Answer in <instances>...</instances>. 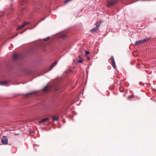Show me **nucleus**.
I'll list each match as a JSON object with an SVG mask.
<instances>
[{
  "label": "nucleus",
  "mask_w": 156,
  "mask_h": 156,
  "mask_svg": "<svg viewBox=\"0 0 156 156\" xmlns=\"http://www.w3.org/2000/svg\"><path fill=\"white\" fill-rule=\"evenodd\" d=\"M50 38V37H48L45 38H44L43 40L44 41H47Z\"/></svg>",
  "instance_id": "nucleus-16"
},
{
  "label": "nucleus",
  "mask_w": 156,
  "mask_h": 156,
  "mask_svg": "<svg viewBox=\"0 0 156 156\" xmlns=\"http://www.w3.org/2000/svg\"><path fill=\"white\" fill-rule=\"evenodd\" d=\"M79 57L80 58V60H77V62L78 63H81L82 62L83 59L80 56H79Z\"/></svg>",
  "instance_id": "nucleus-14"
},
{
  "label": "nucleus",
  "mask_w": 156,
  "mask_h": 156,
  "mask_svg": "<svg viewBox=\"0 0 156 156\" xmlns=\"http://www.w3.org/2000/svg\"><path fill=\"white\" fill-rule=\"evenodd\" d=\"M57 62H54L50 67V69L49 70H51L57 64Z\"/></svg>",
  "instance_id": "nucleus-7"
},
{
  "label": "nucleus",
  "mask_w": 156,
  "mask_h": 156,
  "mask_svg": "<svg viewBox=\"0 0 156 156\" xmlns=\"http://www.w3.org/2000/svg\"><path fill=\"white\" fill-rule=\"evenodd\" d=\"M52 119L53 121H57L58 120V117L55 116H52Z\"/></svg>",
  "instance_id": "nucleus-12"
},
{
  "label": "nucleus",
  "mask_w": 156,
  "mask_h": 156,
  "mask_svg": "<svg viewBox=\"0 0 156 156\" xmlns=\"http://www.w3.org/2000/svg\"><path fill=\"white\" fill-rule=\"evenodd\" d=\"M49 120V118H46L43 119L39 121V123H42V122L45 123V122L46 121H48Z\"/></svg>",
  "instance_id": "nucleus-6"
},
{
  "label": "nucleus",
  "mask_w": 156,
  "mask_h": 156,
  "mask_svg": "<svg viewBox=\"0 0 156 156\" xmlns=\"http://www.w3.org/2000/svg\"><path fill=\"white\" fill-rule=\"evenodd\" d=\"M1 141L2 143L4 144H8V139L6 136H3Z\"/></svg>",
  "instance_id": "nucleus-2"
},
{
  "label": "nucleus",
  "mask_w": 156,
  "mask_h": 156,
  "mask_svg": "<svg viewBox=\"0 0 156 156\" xmlns=\"http://www.w3.org/2000/svg\"><path fill=\"white\" fill-rule=\"evenodd\" d=\"M18 134H16L15 135H18Z\"/></svg>",
  "instance_id": "nucleus-20"
},
{
  "label": "nucleus",
  "mask_w": 156,
  "mask_h": 156,
  "mask_svg": "<svg viewBox=\"0 0 156 156\" xmlns=\"http://www.w3.org/2000/svg\"><path fill=\"white\" fill-rule=\"evenodd\" d=\"M9 82V81H8L0 82V85H6Z\"/></svg>",
  "instance_id": "nucleus-9"
},
{
  "label": "nucleus",
  "mask_w": 156,
  "mask_h": 156,
  "mask_svg": "<svg viewBox=\"0 0 156 156\" xmlns=\"http://www.w3.org/2000/svg\"><path fill=\"white\" fill-rule=\"evenodd\" d=\"M88 60H90V58H88Z\"/></svg>",
  "instance_id": "nucleus-21"
},
{
  "label": "nucleus",
  "mask_w": 156,
  "mask_h": 156,
  "mask_svg": "<svg viewBox=\"0 0 156 156\" xmlns=\"http://www.w3.org/2000/svg\"><path fill=\"white\" fill-rule=\"evenodd\" d=\"M48 88V87L47 86H45L44 87L43 89H42V90L44 91L45 92H46L47 91V88Z\"/></svg>",
  "instance_id": "nucleus-15"
},
{
  "label": "nucleus",
  "mask_w": 156,
  "mask_h": 156,
  "mask_svg": "<svg viewBox=\"0 0 156 156\" xmlns=\"http://www.w3.org/2000/svg\"><path fill=\"white\" fill-rule=\"evenodd\" d=\"M29 23L27 22H24L22 25L18 26L17 28V30H20L22 29L26 25L28 24Z\"/></svg>",
  "instance_id": "nucleus-5"
},
{
  "label": "nucleus",
  "mask_w": 156,
  "mask_h": 156,
  "mask_svg": "<svg viewBox=\"0 0 156 156\" xmlns=\"http://www.w3.org/2000/svg\"><path fill=\"white\" fill-rule=\"evenodd\" d=\"M117 2V1L116 0H112L108 2L107 6L108 7H112Z\"/></svg>",
  "instance_id": "nucleus-1"
},
{
  "label": "nucleus",
  "mask_w": 156,
  "mask_h": 156,
  "mask_svg": "<svg viewBox=\"0 0 156 156\" xmlns=\"http://www.w3.org/2000/svg\"><path fill=\"white\" fill-rule=\"evenodd\" d=\"M98 28H97L96 27H94V28H93L92 29H91V31L93 33L94 32L98 30Z\"/></svg>",
  "instance_id": "nucleus-10"
},
{
  "label": "nucleus",
  "mask_w": 156,
  "mask_h": 156,
  "mask_svg": "<svg viewBox=\"0 0 156 156\" xmlns=\"http://www.w3.org/2000/svg\"><path fill=\"white\" fill-rule=\"evenodd\" d=\"M129 98H134V95L133 94H132L131 95H129Z\"/></svg>",
  "instance_id": "nucleus-18"
},
{
  "label": "nucleus",
  "mask_w": 156,
  "mask_h": 156,
  "mask_svg": "<svg viewBox=\"0 0 156 156\" xmlns=\"http://www.w3.org/2000/svg\"><path fill=\"white\" fill-rule=\"evenodd\" d=\"M90 53V52L88 51H86L85 52V55H87L88 54Z\"/></svg>",
  "instance_id": "nucleus-17"
},
{
  "label": "nucleus",
  "mask_w": 156,
  "mask_h": 156,
  "mask_svg": "<svg viewBox=\"0 0 156 156\" xmlns=\"http://www.w3.org/2000/svg\"><path fill=\"white\" fill-rule=\"evenodd\" d=\"M147 41V40L146 39H144L142 40H140L138 41H137L135 42V44L136 45H139L140 44H142L144 43Z\"/></svg>",
  "instance_id": "nucleus-3"
},
{
  "label": "nucleus",
  "mask_w": 156,
  "mask_h": 156,
  "mask_svg": "<svg viewBox=\"0 0 156 156\" xmlns=\"http://www.w3.org/2000/svg\"><path fill=\"white\" fill-rule=\"evenodd\" d=\"M18 55L17 54H15L13 55V58L14 60H16L17 59Z\"/></svg>",
  "instance_id": "nucleus-13"
},
{
  "label": "nucleus",
  "mask_w": 156,
  "mask_h": 156,
  "mask_svg": "<svg viewBox=\"0 0 156 156\" xmlns=\"http://www.w3.org/2000/svg\"><path fill=\"white\" fill-rule=\"evenodd\" d=\"M111 59L112 63V66L114 69H115L116 67V65L115 64V62L114 61L113 56H111Z\"/></svg>",
  "instance_id": "nucleus-4"
},
{
  "label": "nucleus",
  "mask_w": 156,
  "mask_h": 156,
  "mask_svg": "<svg viewBox=\"0 0 156 156\" xmlns=\"http://www.w3.org/2000/svg\"><path fill=\"white\" fill-rule=\"evenodd\" d=\"M37 92V91H33V92H31L30 93H28L27 94H26V95L27 96L29 95H30L32 94H34L36 93Z\"/></svg>",
  "instance_id": "nucleus-11"
},
{
  "label": "nucleus",
  "mask_w": 156,
  "mask_h": 156,
  "mask_svg": "<svg viewBox=\"0 0 156 156\" xmlns=\"http://www.w3.org/2000/svg\"><path fill=\"white\" fill-rule=\"evenodd\" d=\"M102 22V21H101V20H100L98 22H97L96 24V27L98 28V29H99V27Z\"/></svg>",
  "instance_id": "nucleus-8"
},
{
  "label": "nucleus",
  "mask_w": 156,
  "mask_h": 156,
  "mask_svg": "<svg viewBox=\"0 0 156 156\" xmlns=\"http://www.w3.org/2000/svg\"><path fill=\"white\" fill-rule=\"evenodd\" d=\"M71 0H66L65 1V2H64V3H67L69 1H70Z\"/></svg>",
  "instance_id": "nucleus-19"
}]
</instances>
